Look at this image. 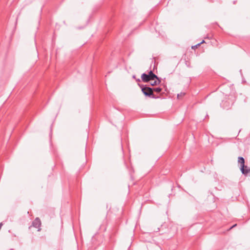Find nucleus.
<instances>
[{"instance_id":"f257e3e1","label":"nucleus","mask_w":250,"mask_h":250,"mask_svg":"<svg viewBox=\"0 0 250 250\" xmlns=\"http://www.w3.org/2000/svg\"><path fill=\"white\" fill-rule=\"evenodd\" d=\"M139 87L141 88V90L144 95L146 97L151 98L153 99H158L159 96H156L153 93V91H155L157 93H160L162 91V88L161 87L152 88L146 85H144L142 84H138Z\"/></svg>"},{"instance_id":"f03ea898","label":"nucleus","mask_w":250,"mask_h":250,"mask_svg":"<svg viewBox=\"0 0 250 250\" xmlns=\"http://www.w3.org/2000/svg\"><path fill=\"white\" fill-rule=\"evenodd\" d=\"M233 104V101L228 99L222 101L220 105L224 109L228 110L230 108Z\"/></svg>"},{"instance_id":"7ed1b4c3","label":"nucleus","mask_w":250,"mask_h":250,"mask_svg":"<svg viewBox=\"0 0 250 250\" xmlns=\"http://www.w3.org/2000/svg\"><path fill=\"white\" fill-rule=\"evenodd\" d=\"M41 225V222L39 218L37 217L32 222V226L36 228H39Z\"/></svg>"},{"instance_id":"20e7f679","label":"nucleus","mask_w":250,"mask_h":250,"mask_svg":"<svg viewBox=\"0 0 250 250\" xmlns=\"http://www.w3.org/2000/svg\"><path fill=\"white\" fill-rule=\"evenodd\" d=\"M238 162L240 164V170L243 169L246 166L245 165V159L243 157L239 156L238 158Z\"/></svg>"},{"instance_id":"39448f33","label":"nucleus","mask_w":250,"mask_h":250,"mask_svg":"<svg viewBox=\"0 0 250 250\" xmlns=\"http://www.w3.org/2000/svg\"><path fill=\"white\" fill-rule=\"evenodd\" d=\"M241 171L243 175L250 177V168L247 166H246Z\"/></svg>"},{"instance_id":"423d86ee","label":"nucleus","mask_w":250,"mask_h":250,"mask_svg":"<svg viewBox=\"0 0 250 250\" xmlns=\"http://www.w3.org/2000/svg\"><path fill=\"white\" fill-rule=\"evenodd\" d=\"M141 79L143 82L144 83H148L149 81H150L149 78V76L148 74H146V73H144L141 75Z\"/></svg>"},{"instance_id":"0eeeda50","label":"nucleus","mask_w":250,"mask_h":250,"mask_svg":"<svg viewBox=\"0 0 250 250\" xmlns=\"http://www.w3.org/2000/svg\"><path fill=\"white\" fill-rule=\"evenodd\" d=\"M149 78L150 80H154L155 79H159V77H158L156 75H155L152 70H150L148 73Z\"/></svg>"},{"instance_id":"6e6552de","label":"nucleus","mask_w":250,"mask_h":250,"mask_svg":"<svg viewBox=\"0 0 250 250\" xmlns=\"http://www.w3.org/2000/svg\"><path fill=\"white\" fill-rule=\"evenodd\" d=\"M161 82V78H159V79H157L156 81H155L153 82L150 83V85L152 86L157 85L159 84Z\"/></svg>"},{"instance_id":"1a4fd4ad","label":"nucleus","mask_w":250,"mask_h":250,"mask_svg":"<svg viewBox=\"0 0 250 250\" xmlns=\"http://www.w3.org/2000/svg\"><path fill=\"white\" fill-rule=\"evenodd\" d=\"M200 44H201V43H199L194 46H192V48H197L198 46H200Z\"/></svg>"},{"instance_id":"9d476101","label":"nucleus","mask_w":250,"mask_h":250,"mask_svg":"<svg viewBox=\"0 0 250 250\" xmlns=\"http://www.w3.org/2000/svg\"><path fill=\"white\" fill-rule=\"evenodd\" d=\"M185 94V93H182L181 92L180 94H178L177 97L179 98L180 96H183Z\"/></svg>"},{"instance_id":"9b49d317","label":"nucleus","mask_w":250,"mask_h":250,"mask_svg":"<svg viewBox=\"0 0 250 250\" xmlns=\"http://www.w3.org/2000/svg\"><path fill=\"white\" fill-rule=\"evenodd\" d=\"M237 224H235L234 225H233V226H232L230 228H229V229H231L233 228L234 227H235V226H236Z\"/></svg>"},{"instance_id":"f8f14e48","label":"nucleus","mask_w":250,"mask_h":250,"mask_svg":"<svg viewBox=\"0 0 250 250\" xmlns=\"http://www.w3.org/2000/svg\"><path fill=\"white\" fill-rule=\"evenodd\" d=\"M136 81H137V82H140L141 81V80H140V79L139 78H138V79H136Z\"/></svg>"},{"instance_id":"ddd939ff","label":"nucleus","mask_w":250,"mask_h":250,"mask_svg":"<svg viewBox=\"0 0 250 250\" xmlns=\"http://www.w3.org/2000/svg\"><path fill=\"white\" fill-rule=\"evenodd\" d=\"M186 64L187 65V66L188 67H190V66L189 65V64H188L187 63H186Z\"/></svg>"},{"instance_id":"4468645a","label":"nucleus","mask_w":250,"mask_h":250,"mask_svg":"<svg viewBox=\"0 0 250 250\" xmlns=\"http://www.w3.org/2000/svg\"><path fill=\"white\" fill-rule=\"evenodd\" d=\"M132 78H133V79H136L135 75H133V76H132Z\"/></svg>"},{"instance_id":"2eb2a0df","label":"nucleus","mask_w":250,"mask_h":250,"mask_svg":"<svg viewBox=\"0 0 250 250\" xmlns=\"http://www.w3.org/2000/svg\"><path fill=\"white\" fill-rule=\"evenodd\" d=\"M145 91L146 92H148V90H147V88H146Z\"/></svg>"},{"instance_id":"dca6fc26","label":"nucleus","mask_w":250,"mask_h":250,"mask_svg":"<svg viewBox=\"0 0 250 250\" xmlns=\"http://www.w3.org/2000/svg\"><path fill=\"white\" fill-rule=\"evenodd\" d=\"M204 42H205V41L203 40L200 43H201V44H202V43H203Z\"/></svg>"}]
</instances>
